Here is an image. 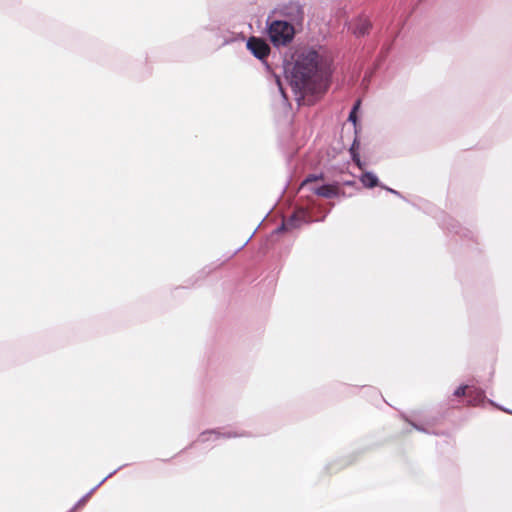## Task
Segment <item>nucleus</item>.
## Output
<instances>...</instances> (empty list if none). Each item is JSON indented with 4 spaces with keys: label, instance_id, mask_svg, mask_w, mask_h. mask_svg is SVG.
<instances>
[{
    "label": "nucleus",
    "instance_id": "2",
    "mask_svg": "<svg viewBox=\"0 0 512 512\" xmlns=\"http://www.w3.org/2000/svg\"><path fill=\"white\" fill-rule=\"evenodd\" d=\"M266 32L274 47L287 46L299 33L291 24L281 19H273L271 15L266 20Z\"/></svg>",
    "mask_w": 512,
    "mask_h": 512
},
{
    "label": "nucleus",
    "instance_id": "21",
    "mask_svg": "<svg viewBox=\"0 0 512 512\" xmlns=\"http://www.w3.org/2000/svg\"><path fill=\"white\" fill-rule=\"evenodd\" d=\"M250 240V238L243 244L241 245L240 247H238V249L236 250L235 253H237L238 251H240L242 248H244V246L248 243V241Z\"/></svg>",
    "mask_w": 512,
    "mask_h": 512
},
{
    "label": "nucleus",
    "instance_id": "14",
    "mask_svg": "<svg viewBox=\"0 0 512 512\" xmlns=\"http://www.w3.org/2000/svg\"><path fill=\"white\" fill-rule=\"evenodd\" d=\"M324 175L323 173H319V174H309L303 181H302V186L310 183V182H313V181H317V180H320V179H323Z\"/></svg>",
    "mask_w": 512,
    "mask_h": 512
},
{
    "label": "nucleus",
    "instance_id": "3",
    "mask_svg": "<svg viewBox=\"0 0 512 512\" xmlns=\"http://www.w3.org/2000/svg\"><path fill=\"white\" fill-rule=\"evenodd\" d=\"M246 48L255 58L259 59L265 65V68L268 72L272 73L279 93L284 100H287L288 98L283 88L280 76L272 71L269 63L266 60L271 50L269 43L263 38L251 36L246 42Z\"/></svg>",
    "mask_w": 512,
    "mask_h": 512
},
{
    "label": "nucleus",
    "instance_id": "1",
    "mask_svg": "<svg viewBox=\"0 0 512 512\" xmlns=\"http://www.w3.org/2000/svg\"><path fill=\"white\" fill-rule=\"evenodd\" d=\"M282 70L291 89L300 97L320 94L328 88V77L321 71V56L312 47H298L286 54Z\"/></svg>",
    "mask_w": 512,
    "mask_h": 512
},
{
    "label": "nucleus",
    "instance_id": "16",
    "mask_svg": "<svg viewBox=\"0 0 512 512\" xmlns=\"http://www.w3.org/2000/svg\"><path fill=\"white\" fill-rule=\"evenodd\" d=\"M468 389V386L467 385H460L459 387H457L455 389V391L453 392V395L456 396V397H461V396H467V391Z\"/></svg>",
    "mask_w": 512,
    "mask_h": 512
},
{
    "label": "nucleus",
    "instance_id": "15",
    "mask_svg": "<svg viewBox=\"0 0 512 512\" xmlns=\"http://www.w3.org/2000/svg\"><path fill=\"white\" fill-rule=\"evenodd\" d=\"M404 419L417 431L423 432V433H429V431L421 424H417L414 421L409 420L408 418L404 417Z\"/></svg>",
    "mask_w": 512,
    "mask_h": 512
},
{
    "label": "nucleus",
    "instance_id": "11",
    "mask_svg": "<svg viewBox=\"0 0 512 512\" xmlns=\"http://www.w3.org/2000/svg\"><path fill=\"white\" fill-rule=\"evenodd\" d=\"M360 140L358 134H355L353 142L349 148L350 156L352 161L361 169L363 164L359 154Z\"/></svg>",
    "mask_w": 512,
    "mask_h": 512
},
{
    "label": "nucleus",
    "instance_id": "17",
    "mask_svg": "<svg viewBox=\"0 0 512 512\" xmlns=\"http://www.w3.org/2000/svg\"><path fill=\"white\" fill-rule=\"evenodd\" d=\"M380 187H381V188H383V189H385V190H386V191H388L389 193H391V194H393V195H395V196H397V197L402 198V199H404V200H405L404 196H403L399 191H397V190H395V189H392V188H390V187H387V186H385V185H380Z\"/></svg>",
    "mask_w": 512,
    "mask_h": 512
},
{
    "label": "nucleus",
    "instance_id": "12",
    "mask_svg": "<svg viewBox=\"0 0 512 512\" xmlns=\"http://www.w3.org/2000/svg\"><path fill=\"white\" fill-rule=\"evenodd\" d=\"M360 181L366 188H374L380 186L378 176L372 171H366L360 176Z\"/></svg>",
    "mask_w": 512,
    "mask_h": 512
},
{
    "label": "nucleus",
    "instance_id": "4",
    "mask_svg": "<svg viewBox=\"0 0 512 512\" xmlns=\"http://www.w3.org/2000/svg\"><path fill=\"white\" fill-rule=\"evenodd\" d=\"M279 19L291 24L293 28L301 32L304 28L305 11L304 5L299 1H289L278 5L273 12Z\"/></svg>",
    "mask_w": 512,
    "mask_h": 512
},
{
    "label": "nucleus",
    "instance_id": "9",
    "mask_svg": "<svg viewBox=\"0 0 512 512\" xmlns=\"http://www.w3.org/2000/svg\"><path fill=\"white\" fill-rule=\"evenodd\" d=\"M311 191L317 196L327 199H331L339 195L338 188L335 185L328 183L322 184L321 186L316 188H311Z\"/></svg>",
    "mask_w": 512,
    "mask_h": 512
},
{
    "label": "nucleus",
    "instance_id": "13",
    "mask_svg": "<svg viewBox=\"0 0 512 512\" xmlns=\"http://www.w3.org/2000/svg\"><path fill=\"white\" fill-rule=\"evenodd\" d=\"M360 106H361V100L357 99L354 102V104L349 112V116H348V121L353 124L354 134H358V120H359L358 111L360 109Z\"/></svg>",
    "mask_w": 512,
    "mask_h": 512
},
{
    "label": "nucleus",
    "instance_id": "10",
    "mask_svg": "<svg viewBox=\"0 0 512 512\" xmlns=\"http://www.w3.org/2000/svg\"><path fill=\"white\" fill-rule=\"evenodd\" d=\"M121 468H122V466H120L117 469H115L112 472H110L97 485H95L84 496H82L68 512H74L78 507L83 505L88 500V498L93 494V492H95L108 478H110L112 475H114Z\"/></svg>",
    "mask_w": 512,
    "mask_h": 512
},
{
    "label": "nucleus",
    "instance_id": "20",
    "mask_svg": "<svg viewBox=\"0 0 512 512\" xmlns=\"http://www.w3.org/2000/svg\"><path fill=\"white\" fill-rule=\"evenodd\" d=\"M390 47H387L385 50L383 49L380 53L381 58H385L389 53Z\"/></svg>",
    "mask_w": 512,
    "mask_h": 512
},
{
    "label": "nucleus",
    "instance_id": "7",
    "mask_svg": "<svg viewBox=\"0 0 512 512\" xmlns=\"http://www.w3.org/2000/svg\"><path fill=\"white\" fill-rule=\"evenodd\" d=\"M243 436H247V434L246 433H237V432L231 431V430H228L226 432H221L220 429H211V430L203 431L199 435L198 441L205 443V442L209 441L210 439H213V440H217L220 438L229 439V438L243 437Z\"/></svg>",
    "mask_w": 512,
    "mask_h": 512
},
{
    "label": "nucleus",
    "instance_id": "18",
    "mask_svg": "<svg viewBox=\"0 0 512 512\" xmlns=\"http://www.w3.org/2000/svg\"><path fill=\"white\" fill-rule=\"evenodd\" d=\"M288 229H289V228H288V225H287L286 221H285V220H283V221L281 222L280 226H278V227L274 230V233H281V232L286 231V230H288Z\"/></svg>",
    "mask_w": 512,
    "mask_h": 512
},
{
    "label": "nucleus",
    "instance_id": "5",
    "mask_svg": "<svg viewBox=\"0 0 512 512\" xmlns=\"http://www.w3.org/2000/svg\"><path fill=\"white\" fill-rule=\"evenodd\" d=\"M467 402L471 406H481L485 402H488L492 406L497 407L498 409L505 411L509 414H512V410L499 406L491 399H486L485 391L480 388H470L467 393Z\"/></svg>",
    "mask_w": 512,
    "mask_h": 512
},
{
    "label": "nucleus",
    "instance_id": "19",
    "mask_svg": "<svg viewBox=\"0 0 512 512\" xmlns=\"http://www.w3.org/2000/svg\"><path fill=\"white\" fill-rule=\"evenodd\" d=\"M234 41H235V38H234V37H232V38H225V39L223 40L222 45H228V44H230V43H232V42H234Z\"/></svg>",
    "mask_w": 512,
    "mask_h": 512
},
{
    "label": "nucleus",
    "instance_id": "8",
    "mask_svg": "<svg viewBox=\"0 0 512 512\" xmlns=\"http://www.w3.org/2000/svg\"><path fill=\"white\" fill-rule=\"evenodd\" d=\"M308 213L304 208H299L293 212L285 221L288 228L295 229L301 227L304 223H308Z\"/></svg>",
    "mask_w": 512,
    "mask_h": 512
},
{
    "label": "nucleus",
    "instance_id": "22",
    "mask_svg": "<svg viewBox=\"0 0 512 512\" xmlns=\"http://www.w3.org/2000/svg\"><path fill=\"white\" fill-rule=\"evenodd\" d=\"M205 29H207V30H208V27H206ZM213 29H214V27H210V28H209V30H213Z\"/></svg>",
    "mask_w": 512,
    "mask_h": 512
},
{
    "label": "nucleus",
    "instance_id": "6",
    "mask_svg": "<svg viewBox=\"0 0 512 512\" xmlns=\"http://www.w3.org/2000/svg\"><path fill=\"white\" fill-rule=\"evenodd\" d=\"M348 29L355 37H364L370 33L372 22L365 16H358L350 22Z\"/></svg>",
    "mask_w": 512,
    "mask_h": 512
}]
</instances>
